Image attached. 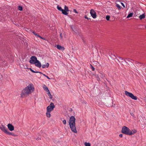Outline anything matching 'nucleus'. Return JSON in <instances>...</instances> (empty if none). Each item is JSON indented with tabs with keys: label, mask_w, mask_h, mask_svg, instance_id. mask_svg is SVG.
Masks as SVG:
<instances>
[{
	"label": "nucleus",
	"mask_w": 146,
	"mask_h": 146,
	"mask_svg": "<svg viewBox=\"0 0 146 146\" xmlns=\"http://www.w3.org/2000/svg\"><path fill=\"white\" fill-rule=\"evenodd\" d=\"M34 88L32 84H30L23 89L21 94V97L24 98L27 96L34 90Z\"/></svg>",
	"instance_id": "f257e3e1"
},
{
	"label": "nucleus",
	"mask_w": 146,
	"mask_h": 146,
	"mask_svg": "<svg viewBox=\"0 0 146 146\" xmlns=\"http://www.w3.org/2000/svg\"><path fill=\"white\" fill-rule=\"evenodd\" d=\"M76 119L73 116H71L69 120V124L71 131L73 132L76 133L77 131L75 126Z\"/></svg>",
	"instance_id": "f03ea898"
},
{
	"label": "nucleus",
	"mask_w": 146,
	"mask_h": 146,
	"mask_svg": "<svg viewBox=\"0 0 146 146\" xmlns=\"http://www.w3.org/2000/svg\"><path fill=\"white\" fill-rule=\"evenodd\" d=\"M57 8L58 10L62 11V13L63 14L66 15H67L68 14L67 12L69 11L68 9V7L66 5H65L64 6V10L62 9L61 7H60L58 5L57 6Z\"/></svg>",
	"instance_id": "7ed1b4c3"
},
{
	"label": "nucleus",
	"mask_w": 146,
	"mask_h": 146,
	"mask_svg": "<svg viewBox=\"0 0 146 146\" xmlns=\"http://www.w3.org/2000/svg\"><path fill=\"white\" fill-rule=\"evenodd\" d=\"M121 131L123 134L129 135V133L130 131V130L127 127L124 126L122 127Z\"/></svg>",
	"instance_id": "20e7f679"
},
{
	"label": "nucleus",
	"mask_w": 146,
	"mask_h": 146,
	"mask_svg": "<svg viewBox=\"0 0 146 146\" xmlns=\"http://www.w3.org/2000/svg\"><path fill=\"white\" fill-rule=\"evenodd\" d=\"M125 94L127 96L130 97L132 99L136 100L137 99V97L134 96L132 93L126 91L125 92Z\"/></svg>",
	"instance_id": "39448f33"
},
{
	"label": "nucleus",
	"mask_w": 146,
	"mask_h": 146,
	"mask_svg": "<svg viewBox=\"0 0 146 146\" xmlns=\"http://www.w3.org/2000/svg\"><path fill=\"white\" fill-rule=\"evenodd\" d=\"M55 106L54 104L52 102L50 104V105L47 107V111L49 112H51L53 110Z\"/></svg>",
	"instance_id": "423d86ee"
},
{
	"label": "nucleus",
	"mask_w": 146,
	"mask_h": 146,
	"mask_svg": "<svg viewBox=\"0 0 146 146\" xmlns=\"http://www.w3.org/2000/svg\"><path fill=\"white\" fill-rule=\"evenodd\" d=\"M29 62L32 64H34L36 63V62L38 60L37 58L35 56H32L30 58Z\"/></svg>",
	"instance_id": "0eeeda50"
},
{
	"label": "nucleus",
	"mask_w": 146,
	"mask_h": 146,
	"mask_svg": "<svg viewBox=\"0 0 146 146\" xmlns=\"http://www.w3.org/2000/svg\"><path fill=\"white\" fill-rule=\"evenodd\" d=\"M90 14L92 17L94 19L96 17L97 15L96 13L93 9H91L90 11Z\"/></svg>",
	"instance_id": "6e6552de"
},
{
	"label": "nucleus",
	"mask_w": 146,
	"mask_h": 146,
	"mask_svg": "<svg viewBox=\"0 0 146 146\" xmlns=\"http://www.w3.org/2000/svg\"><path fill=\"white\" fill-rule=\"evenodd\" d=\"M0 129L6 134L8 131L6 128V127L3 125H1L0 126Z\"/></svg>",
	"instance_id": "1a4fd4ad"
},
{
	"label": "nucleus",
	"mask_w": 146,
	"mask_h": 146,
	"mask_svg": "<svg viewBox=\"0 0 146 146\" xmlns=\"http://www.w3.org/2000/svg\"><path fill=\"white\" fill-rule=\"evenodd\" d=\"M7 126L8 129L10 131H12L14 130V127L11 124L9 123L7 125Z\"/></svg>",
	"instance_id": "9d476101"
},
{
	"label": "nucleus",
	"mask_w": 146,
	"mask_h": 146,
	"mask_svg": "<svg viewBox=\"0 0 146 146\" xmlns=\"http://www.w3.org/2000/svg\"><path fill=\"white\" fill-rule=\"evenodd\" d=\"M34 64H35L36 66L39 68L41 67V63L38 60L36 61V63Z\"/></svg>",
	"instance_id": "9b49d317"
},
{
	"label": "nucleus",
	"mask_w": 146,
	"mask_h": 146,
	"mask_svg": "<svg viewBox=\"0 0 146 146\" xmlns=\"http://www.w3.org/2000/svg\"><path fill=\"white\" fill-rule=\"evenodd\" d=\"M137 132V131L136 129H132L130 130V131L129 133V135H131L136 133Z\"/></svg>",
	"instance_id": "f8f14e48"
},
{
	"label": "nucleus",
	"mask_w": 146,
	"mask_h": 146,
	"mask_svg": "<svg viewBox=\"0 0 146 146\" xmlns=\"http://www.w3.org/2000/svg\"><path fill=\"white\" fill-rule=\"evenodd\" d=\"M49 64L48 63H47L45 64H43L42 66V68H44L46 67L48 68L49 66Z\"/></svg>",
	"instance_id": "ddd939ff"
},
{
	"label": "nucleus",
	"mask_w": 146,
	"mask_h": 146,
	"mask_svg": "<svg viewBox=\"0 0 146 146\" xmlns=\"http://www.w3.org/2000/svg\"><path fill=\"white\" fill-rule=\"evenodd\" d=\"M57 48L59 50H64V47L59 45H57Z\"/></svg>",
	"instance_id": "4468645a"
},
{
	"label": "nucleus",
	"mask_w": 146,
	"mask_h": 146,
	"mask_svg": "<svg viewBox=\"0 0 146 146\" xmlns=\"http://www.w3.org/2000/svg\"><path fill=\"white\" fill-rule=\"evenodd\" d=\"M43 88L44 90L46 91L47 92L49 91V90H48V87L45 85H44V86Z\"/></svg>",
	"instance_id": "2eb2a0df"
},
{
	"label": "nucleus",
	"mask_w": 146,
	"mask_h": 146,
	"mask_svg": "<svg viewBox=\"0 0 146 146\" xmlns=\"http://www.w3.org/2000/svg\"><path fill=\"white\" fill-rule=\"evenodd\" d=\"M145 17L144 14H143L139 16V18L140 20L143 19Z\"/></svg>",
	"instance_id": "dca6fc26"
},
{
	"label": "nucleus",
	"mask_w": 146,
	"mask_h": 146,
	"mask_svg": "<svg viewBox=\"0 0 146 146\" xmlns=\"http://www.w3.org/2000/svg\"><path fill=\"white\" fill-rule=\"evenodd\" d=\"M50 112H49L47 111V112L46 113V116L48 117H50L51 116L50 114Z\"/></svg>",
	"instance_id": "f3484780"
},
{
	"label": "nucleus",
	"mask_w": 146,
	"mask_h": 146,
	"mask_svg": "<svg viewBox=\"0 0 146 146\" xmlns=\"http://www.w3.org/2000/svg\"><path fill=\"white\" fill-rule=\"evenodd\" d=\"M6 134L8 135H11L14 136H15V135L14 133H12L10 132H9L8 131H7Z\"/></svg>",
	"instance_id": "a211bd4d"
},
{
	"label": "nucleus",
	"mask_w": 146,
	"mask_h": 146,
	"mask_svg": "<svg viewBox=\"0 0 146 146\" xmlns=\"http://www.w3.org/2000/svg\"><path fill=\"white\" fill-rule=\"evenodd\" d=\"M133 13H129L128 15L127 16V18H129L130 17H131L133 16Z\"/></svg>",
	"instance_id": "6ab92c4d"
},
{
	"label": "nucleus",
	"mask_w": 146,
	"mask_h": 146,
	"mask_svg": "<svg viewBox=\"0 0 146 146\" xmlns=\"http://www.w3.org/2000/svg\"><path fill=\"white\" fill-rule=\"evenodd\" d=\"M48 96H49V98L50 99H52V96L50 92V91H48Z\"/></svg>",
	"instance_id": "aec40b11"
},
{
	"label": "nucleus",
	"mask_w": 146,
	"mask_h": 146,
	"mask_svg": "<svg viewBox=\"0 0 146 146\" xmlns=\"http://www.w3.org/2000/svg\"><path fill=\"white\" fill-rule=\"evenodd\" d=\"M118 58H119V60L120 62H123L122 60H124V61H125V60L123 59L121 57H118Z\"/></svg>",
	"instance_id": "412c9836"
},
{
	"label": "nucleus",
	"mask_w": 146,
	"mask_h": 146,
	"mask_svg": "<svg viewBox=\"0 0 146 146\" xmlns=\"http://www.w3.org/2000/svg\"><path fill=\"white\" fill-rule=\"evenodd\" d=\"M18 9L20 11H22L23 10V7L20 5H19L18 6Z\"/></svg>",
	"instance_id": "4be33fe9"
},
{
	"label": "nucleus",
	"mask_w": 146,
	"mask_h": 146,
	"mask_svg": "<svg viewBox=\"0 0 146 146\" xmlns=\"http://www.w3.org/2000/svg\"><path fill=\"white\" fill-rule=\"evenodd\" d=\"M85 146H91V145L89 143L85 142L84 143Z\"/></svg>",
	"instance_id": "5701e85b"
},
{
	"label": "nucleus",
	"mask_w": 146,
	"mask_h": 146,
	"mask_svg": "<svg viewBox=\"0 0 146 146\" xmlns=\"http://www.w3.org/2000/svg\"><path fill=\"white\" fill-rule=\"evenodd\" d=\"M61 120L62 121L64 125L66 124V120L64 119L63 120V119L62 118L61 119Z\"/></svg>",
	"instance_id": "b1692460"
},
{
	"label": "nucleus",
	"mask_w": 146,
	"mask_h": 146,
	"mask_svg": "<svg viewBox=\"0 0 146 146\" xmlns=\"http://www.w3.org/2000/svg\"><path fill=\"white\" fill-rule=\"evenodd\" d=\"M110 17L109 15H107L106 16V19L107 21H109L110 20Z\"/></svg>",
	"instance_id": "393cba45"
},
{
	"label": "nucleus",
	"mask_w": 146,
	"mask_h": 146,
	"mask_svg": "<svg viewBox=\"0 0 146 146\" xmlns=\"http://www.w3.org/2000/svg\"><path fill=\"white\" fill-rule=\"evenodd\" d=\"M116 6L119 10L121 9V7L119 4H117Z\"/></svg>",
	"instance_id": "a878e982"
},
{
	"label": "nucleus",
	"mask_w": 146,
	"mask_h": 146,
	"mask_svg": "<svg viewBox=\"0 0 146 146\" xmlns=\"http://www.w3.org/2000/svg\"><path fill=\"white\" fill-rule=\"evenodd\" d=\"M100 76L102 78H104V77H105V76L104 74H100Z\"/></svg>",
	"instance_id": "bb28decb"
},
{
	"label": "nucleus",
	"mask_w": 146,
	"mask_h": 146,
	"mask_svg": "<svg viewBox=\"0 0 146 146\" xmlns=\"http://www.w3.org/2000/svg\"><path fill=\"white\" fill-rule=\"evenodd\" d=\"M91 66V68L92 69V71H94L95 70V68L91 64H90Z\"/></svg>",
	"instance_id": "cd10ccee"
},
{
	"label": "nucleus",
	"mask_w": 146,
	"mask_h": 146,
	"mask_svg": "<svg viewBox=\"0 0 146 146\" xmlns=\"http://www.w3.org/2000/svg\"><path fill=\"white\" fill-rule=\"evenodd\" d=\"M32 33L35 36H37L38 37V35H39L38 34L35 33L34 31H33Z\"/></svg>",
	"instance_id": "c85d7f7f"
},
{
	"label": "nucleus",
	"mask_w": 146,
	"mask_h": 146,
	"mask_svg": "<svg viewBox=\"0 0 146 146\" xmlns=\"http://www.w3.org/2000/svg\"><path fill=\"white\" fill-rule=\"evenodd\" d=\"M30 70L33 73H36V71H34L31 68H30Z\"/></svg>",
	"instance_id": "c756f323"
},
{
	"label": "nucleus",
	"mask_w": 146,
	"mask_h": 146,
	"mask_svg": "<svg viewBox=\"0 0 146 146\" xmlns=\"http://www.w3.org/2000/svg\"><path fill=\"white\" fill-rule=\"evenodd\" d=\"M130 114L133 117L135 118V116H134V114L133 113H130Z\"/></svg>",
	"instance_id": "7c9ffc66"
},
{
	"label": "nucleus",
	"mask_w": 146,
	"mask_h": 146,
	"mask_svg": "<svg viewBox=\"0 0 146 146\" xmlns=\"http://www.w3.org/2000/svg\"><path fill=\"white\" fill-rule=\"evenodd\" d=\"M96 77V78H97V80L98 81H99L100 80V79L99 77L98 76V75H97Z\"/></svg>",
	"instance_id": "2f4dec72"
},
{
	"label": "nucleus",
	"mask_w": 146,
	"mask_h": 146,
	"mask_svg": "<svg viewBox=\"0 0 146 146\" xmlns=\"http://www.w3.org/2000/svg\"><path fill=\"white\" fill-rule=\"evenodd\" d=\"M73 11H74L76 13H78V12L76 10V9H74Z\"/></svg>",
	"instance_id": "473e14b6"
},
{
	"label": "nucleus",
	"mask_w": 146,
	"mask_h": 146,
	"mask_svg": "<svg viewBox=\"0 0 146 146\" xmlns=\"http://www.w3.org/2000/svg\"><path fill=\"white\" fill-rule=\"evenodd\" d=\"M60 37L61 39H62V33H61L60 34Z\"/></svg>",
	"instance_id": "72a5a7b5"
},
{
	"label": "nucleus",
	"mask_w": 146,
	"mask_h": 146,
	"mask_svg": "<svg viewBox=\"0 0 146 146\" xmlns=\"http://www.w3.org/2000/svg\"><path fill=\"white\" fill-rule=\"evenodd\" d=\"M119 136L120 137H123V134H120L119 135Z\"/></svg>",
	"instance_id": "f704fd0d"
},
{
	"label": "nucleus",
	"mask_w": 146,
	"mask_h": 146,
	"mask_svg": "<svg viewBox=\"0 0 146 146\" xmlns=\"http://www.w3.org/2000/svg\"><path fill=\"white\" fill-rule=\"evenodd\" d=\"M121 4L124 7H125V6L124 4L123 3H121Z\"/></svg>",
	"instance_id": "c9c22d12"
},
{
	"label": "nucleus",
	"mask_w": 146,
	"mask_h": 146,
	"mask_svg": "<svg viewBox=\"0 0 146 146\" xmlns=\"http://www.w3.org/2000/svg\"><path fill=\"white\" fill-rule=\"evenodd\" d=\"M38 37L42 39V37L41 36H40V35H38Z\"/></svg>",
	"instance_id": "e433bc0d"
},
{
	"label": "nucleus",
	"mask_w": 146,
	"mask_h": 146,
	"mask_svg": "<svg viewBox=\"0 0 146 146\" xmlns=\"http://www.w3.org/2000/svg\"><path fill=\"white\" fill-rule=\"evenodd\" d=\"M85 18L86 19H90V18H88L87 17H86V16H85Z\"/></svg>",
	"instance_id": "4c0bfd02"
},
{
	"label": "nucleus",
	"mask_w": 146,
	"mask_h": 146,
	"mask_svg": "<svg viewBox=\"0 0 146 146\" xmlns=\"http://www.w3.org/2000/svg\"><path fill=\"white\" fill-rule=\"evenodd\" d=\"M36 140H40V139H40V138H39L38 137V138H36Z\"/></svg>",
	"instance_id": "58836bf2"
},
{
	"label": "nucleus",
	"mask_w": 146,
	"mask_h": 146,
	"mask_svg": "<svg viewBox=\"0 0 146 146\" xmlns=\"http://www.w3.org/2000/svg\"><path fill=\"white\" fill-rule=\"evenodd\" d=\"M46 77L49 80L50 79V78L47 76H46Z\"/></svg>",
	"instance_id": "ea45409f"
},
{
	"label": "nucleus",
	"mask_w": 146,
	"mask_h": 146,
	"mask_svg": "<svg viewBox=\"0 0 146 146\" xmlns=\"http://www.w3.org/2000/svg\"><path fill=\"white\" fill-rule=\"evenodd\" d=\"M36 73H40V74H42V73L40 72H38V71H36Z\"/></svg>",
	"instance_id": "a19ab883"
},
{
	"label": "nucleus",
	"mask_w": 146,
	"mask_h": 146,
	"mask_svg": "<svg viewBox=\"0 0 146 146\" xmlns=\"http://www.w3.org/2000/svg\"><path fill=\"white\" fill-rule=\"evenodd\" d=\"M43 74V75L45 76V77H46V75L45 74Z\"/></svg>",
	"instance_id": "79ce46f5"
},
{
	"label": "nucleus",
	"mask_w": 146,
	"mask_h": 146,
	"mask_svg": "<svg viewBox=\"0 0 146 146\" xmlns=\"http://www.w3.org/2000/svg\"><path fill=\"white\" fill-rule=\"evenodd\" d=\"M108 107H110V106H111V105H108Z\"/></svg>",
	"instance_id": "37998d69"
},
{
	"label": "nucleus",
	"mask_w": 146,
	"mask_h": 146,
	"mask_svg": "<svg viewBox=\"0 0 146 146\" xmlns=\"http://www.w3.org/2000/svg\"><path fill=\"white\" fill-rule=\"evenodd\" d=\"M42 39H43V40H46V39H45V38H42Z\"/></svg>",
	"instance_id": "c03bdc74"
},
{
	"label": "nucleus",
	"mask_w": 146,
	"mask_h": 146,
	"mask_svg": "<svg viewBox=\"0 0 146 146\" xmlns=\"http://www.w3.org/2000/svg\"><path fill=\"white\" fill-rule=\"evenodd\" d=\"M83 42H84V40H83Z\"/></svg>",
	"instance_id": "a18cd8bd"
},
{
	"label": "nucleus",
	"mask_w": 146,
	"mask_h": 146,
	"mask_svg": "<svg viewBox=\"0 0 146 146\" xmlns=\"http://www.w3.org/2000/svg\"><path fill=\"white\" fill-rule=\"evenodd\" d=\"M145 28H146V26L145 27Z\"/></svg>",
	"instance_id": "49530a36"
},
{
	"label": "nucleus",
	"mask_w": 146,
	"mask_h": 146,
	"mask_svg": "<svg viewBox=\"0 0 146 146\" xmlns=\"http://www.w3.org/2000/svg\"><path fill=\"white\" fill-rule=\"evenodd\" d=\"M55 1H56V0H55Z\"/></svg>",
	"instance_id": "de8ad7c7"
}]
</instances>
